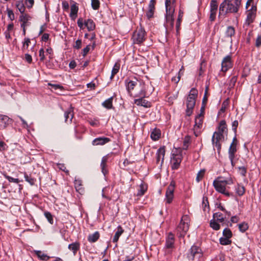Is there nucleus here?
Returning <instances> with one entry per match:
<instances>
[{"mask_svg": "<svg viewBox=\"0 0 261 261\" xmlns=\"http://www.w3.org/2000/svg\"><path fill=\"white\" fill-rule=\"evenodd\" d=\"M44 216L45 218L47 219L48 221L51 224H53L54 223V220L53 218V216L51 213L49 212H44Z\"/></svg>", "mask_w": 261, "mask_h": 261, "instance_id": "51", "label": "nucleus"}, {"mask_svg": "<svg viewBox=\"0 0 261 261\" xmlns=\"http://www.w3.org/2000/svg\"><path fill=\"white\" fill-rule=\"evenodd\" d=\"M16 7L19 10L20 13L24 12L25 8L23 2V0H19L16 2Z\"/></svg>", "mask_w": 261, "mask_h": 261, "instance_id": "34", "label": "nucleus"}, {"mask_svg": "<svg viewBox=\"0 0 261 261\" xmlns=\"http://www.w3.org/2000/svg\"><path fill=\"white\" fill-rule=\"evenodd\" d=\"M235 34V30L233 27L229 26L225 32V36L227 37L231 38Z\"/></svg>", "mask_w": 261, "mask_h": 261, "instance_id": "39", "label": "nucleus"}, {"mask_svg": "<svg viewBox=\"0 0 261 261\" xmlns=\"http://www.w3.org/2000/svg\"><path fill=\"white\" fill-rule=\"evenodd\" d=\"M99 233L97 231L92 234H89L87 239L90 243H95L99 239Z\"/></svg>", "mask_w": 261, "mask_h": 261, "instance_id": "28", "label": "nucleus"}, {"mask_svg": "<svg viewBox=\"0 0 261 261\" xmlns=\"http://www.w3.org/2000/svg\"><path fill=\"white\" fill-rule=\"evenodd\" d=\"M64 117L65 121L66 122H67L68 118H70L69 121L70 122L72 121V119L73 117V108L72 107H70L68 110L65 112Z\"/></svg>", "mask_w": 261, "mask_h": 261, "instance_id": "29", "label": "nucleus"}, {"mask_svg": "<svg viewBox=\"0 0 261 261\" xmlns=\"http://www.w3.org/2000/svg\"><path fill=\"white\" fill-rule=\"evenodd\" d=\"M190 250L191 254L193 258L195 257L196 256H198L199 257H200L202 255L201 249L197 246H192Z\"/></svg>", "mask_w": 261, "mask_h": 261, "instance_id": "22", "label": "nucleus"}, {"mask_svg": "<svg viewBox=\"0 0 261 261\" xmlns=\"http://www.w3.org/2000/svg\"><path fill=\"white\" fill-rule=\"evenodd\" d=\"M218 10V3L216 0H212L210 3V16L211 21H214L216 16Z\"/></svg>", "mask_w": 261, "mask_h": 261, "instance_id": "15", "label": "nucleus"}, {"mask_svg": "<svg viewBox=\"0 0 261 261\" xmlns=\"http://www.w3.org/2000/svg\"><path fill=\"white\" fill-rule=\"evenodd\" d=\"M203 116L202 113H200L196 116L195 125L194 126V133L196 137H198L200 134V129L202 127Z\"/></svg>", "mask_w": 261, "mask_h": 261, "instance_id": "8", "label": "nucleus"}, {"mask_svg": "<svg viewBox=\"0 0 261 261\" xmlns=\"http://www.w3.org/2000/svg\"><path fill=\"white\" fill-rule=\"evenodd\" d=\"M182 160V156L179 154H172L171 158V168L172 170L177 169Z\"/></svg>", "mask_w": 261, "mask_h": 261, "instance_id": "11", "label": "nucleus"}, {"mask_svg": "<svg viewBox=\"0 0 261 261\" xmlns=\"http://www.w3.org/2000/svg\"><path fill=\"white\" fill-rule=\"evenodd\" d=\"M109 155V154H108L106 155H105L102 158L101 163H100L101 168H103V167L107 166V163L108 160Z\"/></svg>", "mask_w": 261, "mask_h": 261, "instance_id": "49", "label": "nucleus"}, {"mask_svg": "<svg viewBox=\"0 0 261 261\" xmlns=\"http://www.w3.org/2000/svg\"><path fill=\"white\" fill-rule=\"evenodd\" d=\"M142 83V82H139L136 79H135L134 80H130L128 79H127L124 81V84L126 86V90L128 93V94L130 96H133V92L139 87V83Z\"/></svg>", "mask_w": 261, "mask_h": 261, "instance_id": "6", "label": "nucleus"}, {"mask_svg": "<svg viewBox=\"0 0 261 261\" xmlns=\"http://www.w3.org/2000/svg\"><path fill=\"white\" fill-rule=\"evenodd\" d=\"M134 100V103L138 106H142L145 108H150L151 107L150 102L144 99L142 97Z\"/></svg>", "mask_w": 261, "mask_h": 261, "instance_id": "20", "label": "nucleus"}, {"mask_svg": "<svg viewBox=\"0 0 261 261\" xmlns=\"http://www.w3.org/2000/svg\"><path fill=\"white\" fill-rule=\"evenodd\" d=\"M147 189V186L143 183H141L139 186V189L138 190L137 195L138 196H143L145 194V192L146 191Z\"/></svg>", "mask_w": 261, "mask_h": 261, "instance_id": "40", "label": "nucleus"}, {"mask_svg": "<svg viewBox=\"0 0 261 261\" xmlns=\"http://www.w3.org/2000/svg\"><path fill=\"white\" fill-rule=\"evenodd\" d=\"M74 187L76 191L80 194H82L84 192V189L83 187L82 181L80 179H75L74 181Z\"/></svg>", "mask_w": 261, "mask_h": 261, "instance_id": "23", "label": "nucleus"}, {"mask_svg": "<svg viewBox=\"0 0 261 261\" xmlns=\"http://www.w3.org/2000/svg\"><path fill=\"white\" fill-rule=\"evenodd\" d=\"M31 16L26 13H21V15L19 16V21L21 22L27 23L29 20L31 19Z\"/></svg>", "mask_w": 261, "mask_h": 261, "instance_id": "41", "label": "nucleus"}, {"mask_svg": "<svg viewBox=\"0 0 261 261\" xmlns=\"http://www.w3.org/2000/svg\"><path fill=\"white\" fill-rule=\"evenodd\" d=\"M239 171L241 175H242L243 176H245L247 172L246 168L244 167H239Z\"/></svg>", "mask_w": 261, "mask_h": 261, "instance_id": "60", "label": "nucleus"}, {"mask_svg": "<svg viewBox=\"0 0 261 261\" xmlns=\"http://www.w3.org/2000/svg\"><path fill=\"white\" fill-rule=\"evenodd\" d=\"M77 25L81 29H84V21L82 18L80 17L78 19L77 21Z\"/></svg>", "mask_w": 261, "mask_h": 261, "instance_id": "58", "label": "nucleus"}, {"mask_svg": "<svg viewBox=\"0 0 261 261\" xmlns=\"http://www.w3.org/2000/svg\"><path fill=\"white\" fill-rule=\"evenodd\" d=\"M237 150V146H233V145H230L228 149L229 159L232 160V159H234Z\"/></svg>", "mask_w": 261, "mask_h": 261, "instance_id": "33", "label": "nucleus"}, {"mask_svg": "<svg viewBox=\"0 0 261 261\" xmlns=\"http://www.w3.org/2000/svg\"><path fill=\"white\" fill-rule=\"evenodd\" d=\"M242 0H224L219 7V14L236 13L239 11Z\"/></svg>", "mask_w": 261, "mask_h": 261, "instance_id": "1", "label": "nucleus"}, {"mask_svg": "<svg viewBox=\"0 0 261 261\" xmlns=\"http://www.w3.org/2000/svg\"><path fill=\"white\" fill-rule=\"evenodd\" d=\"M24 176L25 181L28 182L32 186L35 184L36 179L34 177H33L31 174H28L27 173H25Z\"/></svg>", "mask_w": 261, "mask_h": 261, "instance_id": "35", "label": "nucleus"}, {"mask_svg": "<svg viewBox=\"0 0 261 261\" xmlns=\"http://www.w3.org/2000/svg\"><path fill=\"white\" fill-rule=\"evenodd\" d=\"M238 121L237 120H234L232 123V129L234 131V132L236 133L237 132V128L238 126Z\"/></svg>", "mask_w": 261, "mask_h": 261, "instance_id": "63", "label": "nucleus"}, {"mask_svg": "<svg viewBox=\"0 0 261 261\" xmlns=\"http://www.w3.org/2000/svg\"><path fill=\"white\" fill-rule=\"evenodd\" d=\"M68 248L70 250L72 251L73 252V254L75 255L77 251L80 248V244L77 242L72 243L71 244H69Z\"/></svg>", "mask_w": 261, "mask_h": 261, "instance_id": "25", "label": "nucleus"}, {"mask_svg": "<svg viewBox=\"0 0 261 261\" xmlns=\"http://www.w3.org/2000/svg\"><path fill=\"white\" fill-rule=\"evenodd\" d=\"M228 181L226 180H223L221 178H218L217 179L213 181V186L216 190L227 196H229L230 194L226 191V186L229 184Z\"/></svg>", "mask_w": 261, "mask_h": 261, "instance_id": "5", "label": "nucleus"}, {"mask_svg": "<svg viewBox=\"0 0 261 261\" xmlns=\"http://www.w3.org/2000/svg\"><path fill=\"white\" fill-rule=\"evenodd\" d=\"M207 206V208L209 210V203L208 201V198L207 197H203L202 200V207L204 211H206V207Z\"/></svg>", "mask_w": 261, "mask_h": 261, "instance_id": "53", "label": "nucleus"}, {"mask_svg": "<svg viewBox=\"0 0 261 261\" xmlns=\"http://www.w3.org/2000/svg\"><path fill=\"white\" fill-rule=\"evenodd\" d=\"M256 11V7L252 6L250 9H248L247 13V17L246 19V23L249 25L250 23L253 22L255 17Z\"/></svg>", "mask_w": 261, "mask_h": 261, "instance_id": "12", "label": "nucleus"}, {"mask_svg": "<svg viewBox=\"0 0 261 261\" xmlns=\"http://www.w3.org/2000/svg\"><path fill=\"white\" fill-rule=\"evenodd\" d=\"M31 43V40L30 39L28 38H25L24 39V41L22 43V50L23 51H25L26 49L28 48V47Z\"/></svg>", "mask_w": 261, "mask_h": 261, "instance_id": "44", "label": "nucleus"}, {"mask_svg": "<svg viewBox=\"0 0 261 261\" xmlns=\"http://www.w3.org/2000/svg\"><path fill=\"white\" fill-rule=\"evenodd\" d=\"M210 226L214 230H218L220 229V226L215 220H212L210 221Z\"/></svg>", "mask_w": 261, "mask_h": 261, "instance_id": "45", "label": "nucleus"}, {"mask_svg": "<svg viewBox=\"0 0 261 261\" xmlns=\"http://www.w3.org/2000/svg\"><path fill=\"white\" fill-rule=\"evenodd\" d=\"M160 137L161 130L156 128L153 129L150 134L151 138L154 141H156L159 139Z\"/></svg>", "mask_w": 261, "mask_h": 261, "instance_id": "31", "label": "nucleus"}, {"mask_svg": "<svg viewBox=\"0 0 261 261\" xmlns=\"http://www.w3.org/2000/svg\"><path fill=\"white\" fill-rule=\"evenodd\" d=\"M85 25L87 27L88 31H91L95 29V24L93 20L88 19L84 21Z\"/></svg>", "mask_w": 261, "mask_h": 261, "instance_id": "30", "label": "nucleus"}, {"mask_svg": "<svg viewBox=\"0 0 261 261\" xmlns=\"http://www.w3.org/2000/svg\"><path fill=\"white\" fill-rule=\"evenodd\" d=\"M219 241L220 244L222 245H229L231 243V241L229 239L225 237H221Z\"/></svg>", "mask_w": 261, "mask_h": 261, "instance_id": "46", "label": "nucleus"}, {"mask_svg": "<svg viewBox=\"0 0 261 261\" xmlns=\"http://www.w3.org/2000/svg\"><path fill=\"white\" fill-rule=\"evenodd\" d=\"M213 218L220 222H224L226 218V216L224 217L223 214L220 212L214 213L213 214Z\"/></svg>", "mask_w": 261, "mask_h": 261, "instance_id": "38", "label": "nucleus"}, {"mask_svg": "<svg viewBox=\"0 0 261 261\" xmlns=\"http://www.w3.org/2000/svg\"><path fill=\"white\" fill-rule=\"evenodd\" d=\"M197 96L198 91L194 88H192L187 96L186 102L187 107L186 113L187 116H190L192 114Z\"/></svg>", "mask_w": 261, "mask_h": 261, "instance_id": "2", "label": "nucleus"}, {"mask_svg": "<svg viewBox=\"0 0 261 261\" xmlns=\"http://www.w3.org/2000/svg\"><path fill=\"white\" fill-rule=\"evenodd\" d=\"M166 20L167 26H170L172 28L174 25V18L173 14H166Z\"/></svg>", "mask_w": 261, "mask_h": 261, "instance_id": "32", "label": "nucleus"}, {"mask_svg": "<svg viewBox=\"0 0 261 261\" xmlns=\"http://www.w3.org/2000/svg\"><path fill=\"white\" fill-rule=\"evenodd\" d=\"M165 154V147L164 146L161 147L157 150V152L156 153V164L160 165V166H162L163 164L164 160Z\"/></svg>", "mask_w": 261, "mask_h": 261, "instance_id": "16", "label": "nucleus"}, {"mask_svg": "<svg viewBox=\"0 0 261 261\" xmlns=\"http://www.w3.org/2000/svg\"><path fill=\"white\" fill-rule=\"evenodd\" d=\"M204 173H205L204 169L200 170L198 172V173L197 174L196 179V180L197 182H199L203 178Z\"/></svg>", "mask_w": 261, "mask_h": 261, "instance_id": "50", "label": "nucleus"}, {"mask_svg": "<svg viewBox=\"0 0 261 261\" xmlns=\"http://www.w3.org/2000/svg\"><path fill=\"white\" fill-rule=\"evenodd\" d=\"M100 2L99 0H91V6L93 9L97 10L99 9Z\"/></svg>", "mask_w": 261, "mask_h": 261, "instance_id": "48", "label": "nucleus"}, {"mask_svg": "<svg viewBox=\"0 0 261 261\" xmlns=\"http://www.w3.org/2000/svg\"><path fill=\"white\" fill-rule=\"evenodd\" d=\"M123 232L124 229L120 225H119L117 228V231H116L115 235L113 237V242L116 243H117V242L119 240V237Z\"/></svg>", "mask_w": 261, "mask_h": 261, "instance_id": "24", "label": "nucleus"}, {"mask_svg": "<svg viewBox=\"0 0 261 261\" xmlns=\"http://www.w3.org/2000/svg\"><path fill=\"white\" fill-rule=\"evenodd\" d=\"M175 188V182L174 181L171 182L170 184L168 187L166 192V203L170 204L172 202L173 198V193Z\"/></svg>", "mask_w": 261, "mask_h": 261, "instance_id": "9", "label": "nucleus"}, {"mask_svg": "<svg viewBox=\"0 0 261 261\" xmlns=\"http://www.w3.org/2000/svg\"><path fill=\"white\" fill-rule=\"evenodd\" d=\"M34 252L38 258L41 260L47 261L50 258V256H48L46 254H44L40 250H35Z\"/></svg>", "mask_w": 261, "mask_h": 261, "instance_id": "26", "label": "nucleus"}, {"mask_svg": "<svg viewBox=\"0 0 261 261\" xmlns=\"http://www.w3.org/2000/svg\"><path fill=\"white\" fill-rule=\"evenodd\" d=\"M227 132V125L225 120L220 121L218 127V130L214 132L215 135H219L224 138V134Z\"/></svg>", "mask_w": 261, "mask_h": 261, "instance_id": "14", "label": "nucleus"}, {"mask_svg": "<svg viewBox=\"0 0 261 261\" xmlns=\"http://www.w3.org/2000/svg\"><path fill=\"white\" fill-rule=\"evenodd\" d=\"M140 91L135 94L134 97H148L153 91L154 88L151 84H145L144 82L139 83Z\"/></svg>", "mask_w": 261, "mask_h": 261, "instance_id": "3", "label": "nucleus"}, {"mask_svg": "<svg viewBox=\"0 0 261 261\" xmlns=\"http://www.w3.org/2000/svg\"><path fill=\"white\" fill-rule=\"evenodd\" d=\"M82 46V40L81 39L77 40L75 42V44L73 45V47L76 49H80L81 48Z\"/></svg>", "mask_w": 261, "mask_h": 261, "instance_id": "59", "label": "nucleus"}, {"mask_svg": "<svg viewBox=\"0 0 261 261\" xmlns=\"http://www.w3.org/2000/svg\"><path fill=\"white\" fill-rule=\"evenodd\" d=\"M175 0H166L165 7L166 13L174 14L175 7Z\"/></svg>", "mask_w": 261, "mask_h": 261, "instance_id": "17", "label": "nucleus"}, {"mask_svg": "<svg viewBox=\"0 0 261 261\" xmlns=\"http://www.w3.org/2000/svg\"><path fill=\"white\" fill-rule=\"evenodd\" d=\"M57 166H58V168L60 170L65 172L67 174H68L69 171L66 169V167H65L64 164H57Z\"/></svg>", "mask_w": 261, "mask_h": 261, "instance_id": "56", "label": "nucleus"}, {"mask_svg": "<svg viewBox=\"0 0 261 261\" xmlns=\"http://www.w3.org/2000/svg\"><path fill=\"white\" fill-rule=\"evenodd\" d=\"M113 97H111L110 98L106 99L105 101H103L102 103V105L106 108L108 109H110L113 107Z\"/></svg>", "mask_w": 261, "mask_h": 261, "instance_id": "37", "label": "nucleus"}, {"mask_svg": "<svg viewBox=\"0 0 261 261\" xmlns=\"http://www.w3.org/2000/svg\"><path fill=\"white\" fill-rule=\"evenodd\" d=\"M155 9L148 8V10L146 12V16L148 19L152 18L153 16Z\"/></svg>", "mask_w": 261, "mask_h": 261, "instance_id": "54", "label": "nucleus"}, {"mask_svg": "<svg viewBox=\"0 0 261 261\" xmlns=\"http://www.w3.org/2000/svg\"><path fill=\"white\" fill-rule=\"evenodd\" d=\"M237 77L236 76H233V77H232L230 80L229 86L231 88L233 87L234 86L235 83L237 82Z\"/></svg>", "mask_w": 261, "mask_h": 261, "instance_id": "61", "label": "nucleus"}, {"mask_svg": "<svg viewBox=\"0 0 261 261\" xmlns=\"http://www.w3.org/2000/svg\"><path fill=\"white\" fill-rule=\"evenodd\" d=\"M146 32L144 29L142 27L138 29L133 33L132 39L133 40L134 43L135 44H141L145 39Z\"/></svg>", "mask_w": 261, "mask_h": 261, "instance_id": "7", "label": "nucleus"}, {"mask_svg": "<svg viewBox=\"0 0 261 261\" xmlns=\"http://www.w3.org/2000/svg\"><path fill=\"white\" fill-rule=\"evenodd\" d=\"M10 121V119L7 116L0 115V129L5 128Z\"/></svg>", "mask_w": 261, "mask_h": 261, "instance_id": "21", "label": "nucleus"}, {"mask_svg": "<svg viewBox=\"0 0 261 261\" xmlns=\"http://www.w3.org/2000/svg\"><path fill=\"white\" fill-rule=\"evenodd\" d=\"M79 8L76 4H73L71 6L70 16L72 20H75L77 17Z\"/></svg>", "mask_w": 261, "mask_h": 261, "instance_id": "27", "label": "nucleus"}, {"mask_svg": "<svg viewBox=\"0 0 261 261\" xmlns=\"http://www.w3.org/2000/svg\"><path fill=\"white\" fill-rule=\"evenodd\" d=\"M119 68L120 65L119 64L115 63L112 70L111 75L110 77L111 79H113L114 75L118 72Z\"/></svg>", "mask_w": 261, "mask_h": 261, "instance_id": "43", "label": "nucleus"}, {"mask_svg": "<svg viewBox=\"0 0 261 261\" xmlns=\"http://www.w3.org/2000/svg\"><path fill=\"white\" fill-rule=\"evenodd\" d=\"M110 139L107 137H98L92 141V144L93 146L104 145L110 142Z\"/></svg>", "mask_w": 261, "mask_h": 261, "instance_id": "18", "label": "nucleus"}, {"mask_svg": "<svg viewBox=\"0 0 261 261\" xmlns=\"http://www.w3.org/2000/svg\"><path fill=\"white\" fill-rule=\"evenodd\" d=\"M25 4L28 9L32 8L34 4V0H25Z\"/></svg>", "mask_w": 261, "mask_h": 261, "instance_id": "57", "label": "nucleus"}, {"mask_svg": "<svg viewBox=\"0 0 261 261\" xmlns=\"http://www.w3.org/2000/svg\"><path fill=\"white\" fill-rule=\"evenodd\" d=\"M165 247L167 249H172L174 247V237L171 232L169 233L166 239Z\"/></svg>", "mask_w": 261, "mask_h": 261, "instance_id": "19", "label": "nucleus"}, {"mask_svg": "<svg viewBox=\"0 0 261 261\" xmlns=\"http://www.w3.org/2000/svg\"><path fill=\"white\" fill-rule=\"evenodd\" d=\"M224 138L219 135H215L212 137V141L214 148H216L218 153H220L221 149V142L224 141Z\"/></svg>", "mask_w": 261, "mask_h": 261, "instance_id": "13", "label": "nucleus"}, {"mask_svg": "<svg viewBox=\"0 0 261 261\" xmlns=\"http://www.w3.org/2000/svg\"><path fill=\"white\" fill-rule=\"evenodd\" d=\"M239 230L241 232H245L248 228V226L247 223H246L245 222H243V223L239 224Z\"/></svg>", "mask_w": 261, "mask_h": 261, "instance_id": "52", "label": "nucleus"}, {"mask_svg": "<svg viewBox=\"0 0 261 261\" xmlns=\"http://www.w3.org/2000/svg\"><path fill=\"white\" fill-rule=\"evenodd\" d=\"M224 237L230 239L232 237V232L229 228H225L223 231Z\"/></svg>", "mask_w": 261, "mask_h": 261, "instance_id": "47", "label": "nucleus"}, {"mask_svg": "<svg viewBox=\"0 0 261 261\" xmlns=\"http://www.w3.org/2000/svg\"><path fill=\"white\" fill-rule=\"evenodd\" d=\"M39 57L40 61H43L45 59L44 50L43 48H41L39 50Z\"/></svg>", "mask_w": 261, "mask_h": 261, "instance_id": "62", "label": "nucleus"}, {"mask_svg": "<svg viewBox=\"0 0 261 261\" xmlns=\"http://www.w3.org/2000/svg\"><path fill=\"white\" fill-rule=\"evenodd\" d=\"M191 143V137L190 136H186L184 139L182 149L187 150L189 145Z\"/></svg>", "mask_w": 261, "mask_h": 261, "instance_id": "42", "label": "nucleus"}, {"mask_svg": "<svg viewBox=\"0 0 261 261\" xmlns=\"http://www.w3.org/2000/svg\"><path fill=\"white\" fill-rule=\"evenodd\" d=\"M235 189L236 193L240 196L243 195L245 191V187L242 185L238 184L236 186Z\"/></svg>", "mask_w": 261, "mask_h": 261, "instance_id": "36", "label": "nucleus"}, {"mask_svg": "<svg viewBox=\"0 0 261 261\" xmlns=\"http://www.w3.org/2000/svg\"><path fill=\"white\" fill-rule=\"evenodd\" d=\"M261 45V35H258L256 41H255V46L257 47H259Z\"/></svg>", "mask_w": 261, "mask_h": 261, "instance_id": "64", "label": "nucleus"}, {"mask_svg": "<svg viewBox=\"0 0 261 261\" xmlns=\"http://www.w3.org/2000/svg\"><path fill=\"white\" fill-rule=\"evenodd\" d=\"M7 11L8 17L10 19V20H13L15 19V15L13 11L11 9L7 8Z\"/></svg>", "mask_w": 261, "mask_h": 261, "instance_id": "55", "label": "nucleus"}, {"mask_svg": "<svg viewBox=\"0 0 261 261\" xmlns=\"http://www.w3.org/2000/svg\"><path fill=\"white\" fill-rule=\"evenodd\" d=\"M232 66L231 55H227L225 57L221 63V71L223 72H226Z\"/></svg>", "mask_w": 261, "mask_h": 261, "instance_id": "10", "label": "nucleus"}, {"mask_svg": "<svg viewBox=\"0 0 261 261\" xmlns=\"http://www.w3.org/2000/svg\"><path fill=\"white\" fill-rule=\"evenodd\" d=\"M190 218L188 215L181 217L180 222L177 227V230L179 233V237H184L189 228V223Z\"/></svg>", "mask_w": 261, "mask_h": 261, "instance_id": "4", "label": "nucleus"}]
</instances>
